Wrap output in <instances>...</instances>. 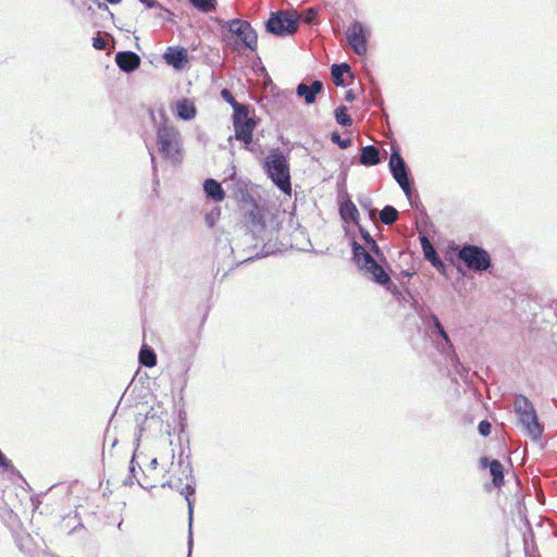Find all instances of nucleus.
<instances>
[{"mask_svg": "<svg viewBox=\"0 0 557 557\" xmlns=\"http://www.w3.org/2000/svg\"><path fill=\"white\" fill-rule=\"evenodd\" d=\"M336 122L342 126H350L352 119L348 114V110L345 106H341L335 110Z\"/></svg>", "mask_w": 557, "mask_h": 557, "instance_id": "obj_28", "label": "nucleus"}, {"mask_svg": "<svg viewBox=\"0 0 557 557\" xmlns=\"http://www.w3.org/2000/svg\"><path fill=\"white\" fill-rule=\"evenodd\" d=\"M331 139L333 143L337 144L343 149L348 148L351 144V140L349 138L342 139L341 135L337 132L332 133Z\"/></svg>", "mask_w": 557, "mask_h": 557, "instance_id": "obj_32", "label": "nucleus"}, {"mask_svg": "<svg viewBox=\"0 0 557 557\" xmlns=\"http://www.w3.org/2000/svg\"><path fill=\"white\" fill-rule=\"evenodd\" d=\"M478 429L483 436H487L491 433L492 425L487 420H483L479 423Z\"/></svg>", "mask_w": 557, "mask_h": 557, "instance_id": "obj_34", "label": "nucleus"}, {"mask_svg": "<svg viewBox=\"0 0 557 557\" xmlns=\"http://www.w3.org/2000/svg\"><path fill=\"white\" fill-rule=\"evenodd\" d=\"M190 3L202 12H209L215 8V0H189Z\"/></svg>", "mask_w": 557, "mask_h": 557, "instance_id": "obj_29", "label": "nucleus"}, {"mask_svg": "<svg viewBox=\"0 0 557 557\" xmlns=\"http://www.w3.org/2000/svg\"><path fill=\"white\" fill-rule=\"evenodd\" d=\"M163 59L176 70H182L188 63L187 50L183 47H169Z\"/></svg>", "mask_w": 557, "mask_h": 557, "instance_id": "obj_14", "label": "nucleus"}, {"mask_svg": "<svg viewBox=\"0 0 557 557\" xmlns=\"http://www.w3.org/2000/svg\"><path fill=\"white\" fill-rule=\"evenodd\" d=\"M339 213L343 220L347 222H357L359 218L358 209L351 200H347L341 205Z\"/></svg>", "mask_w": 557, "mask_h": 557, "instance_id": "obj_23", "label": "nucleus"}, {"mask_svg": "<svg viewBox=\"0 0 557 557\" xmlns=\"http://www.w3.org/2000/svg\"><path fill=\"white\" fill-rule=\"evenodd\" d=\"M354 259L358 267L369 273L373 281L381 285L391 284V277L374 258L359 244L352 245Z\"/></svg>", "mask_w": 557, "mask_h": 557, "instance_id": "obj_6", "label": "nucleus"}, {"mask_svg": "<svg viewBox=\"0 0 557 557\" xmlns=\"http://www.w3.org/2000/svg\"><path fill=\"white\" fill-rule=\"evenodd\" d=\"M515 409L528 435L533 440L540 438L543 428L539 422L532 403L525 396L519 395L515 399Z\"/></svg>", "mask_w": 557, "mask_h": 557, "instance_id": "obj_5", "label": "nucleus"}, {"mask_svg": "<svg viewBox=\"0 0 557 557\" xmlns=\"http://www.w3.org/2000/svg\"><path fill=\"white\" fill-rule=\"evenodd\" d=\"M380 162L379 149L374 146H366L361 149L360 163L363 165H375Z\"/></svg>", "mask_w": 557, "mask_h": 557, "instance_id": "obj_22", "label": "nucleus"}, {"mask_svg": "<svg viewBox=\"0 0 557 557\" xmlns=\"http://www.w3.org/2000/svg\"><path fill=\"white\" fill-rule=\"evenodd\" d=\"M221 97L227 103H230L232 106V108L234 110V113H237L239 111H244L247 108L246 104H242V103L237 102L236 99L234 98L233 94L228 89H226V88L222 89Z\"/></svg>", "mask_w": 557, "mask_h": 557, "instance_id": "obj_27", "label": "nucleus"}, {"mask_svg": "<svg viewBox=\"0 0 557 557\" xmlns=\"http://www.w3.org/2000/svg\"><path fill=\"white\" fill-rule=\"evenodd\" d=\"M361 236L364 239L367 246H370L372 242H375L368 232L361 231Z\"/></svg>", "mask_w": 557, "mask_h": 557, "instance_id": "obj_37", "label": "nucleus"}, {"mask_svg": "<svg viewBox=\"0 0 557 557\" xmlns=\"http://www.w3.org/2000/svg\"><path fill=\"white\" fill-rule=\"evenodd\" d=\"M348 71H349V65L346 63L332 65L331 74H332L333 83L336 86L343 85L344 84L343 75L345 72H348Z\"/></svg>", "mask_w": 557, "mask_h": 557, "instance_id": "obj_26", "label": "nucleus"}, {"mask_svg": "<svg viewBox=\"0 0 557 557\" xmlns=\"http://www.w3.org/2000/svg\"><path fill=\"white\" fill-rule=\"evenodd\" d=\"M389 168L395 181L399 184L406 195H410L411 187L408 178V171L404 159L398 151H393L389 159Z\"/></svg>", "mask_w": 557, "mask_h": 557, "instance_id": "obj_12", "label": "nucleus"}, {"mask_svg": "<svg viewBox=\"0 0 557 557\" xmlns=\"http://www.w3.org/2000/svg\"><path fill=\"white\" fill-rule=\"evenodd\" d=\"M165 473H170V470H165L163 467H160L158 459L152 458L143 470V478L137 479V482L141 487L147 490L156 486H163V483L165 482Z\"/></svg>", "mask_w": 557, "mask_h": 557, "instance_id": "obj_10", "label": "nucleus"}, {"mask_svg": "<svg viewBox=\"0 0 557 557\" xmlns=\"http://www.w3.org/2000/svg\"><path fill=\"white\" fill-rule=\"evenodd\" d=\"M264 169L273 183L285 194L290 195V173L287 159L277 151H272L265 159Z\"/></svg>", "mask_w": 557, "mask_h": 557, "instance_id": "obj_3", "label": "nucleus"}, {"mask_svg": "<svg viewBox=\"0 0 557 557\" xmlns=\"http://www.w3.org/2000/svg\"><path fill=\"white\" fill-rule=\"evenodd\" d=\"M245 226L256 238L271 239L280 231L277 211L264 205L252 202L251 209L244 215Z\"/></svg>", "mask_w": 557, "mask_h": 557, "instance_id": "obj_1", "label": "nucleus"}, {"mask_svg": "<svg viewBox=\"0 0 557 557\" xmlns=\"http://www.w3.org/2000/svg\"><path fill=\"white\" fill-rule=\"evenodd\" d=\"M347 41L355 53L363 55L367 53V41L369 32L364 25L355 21L350 24L346 33Z\"/></svg>", "mask_w": 557, "mask_h": 557, "instance_id": "obj_11", "label": "nucleus"}, {"mask_svg": "<svg viewBox=\"0 0 557 557\" xmlns=\"http://www.w3.org/2000/svg\"><path fill=\"white\" fill-rule=\"evenodd\" d=\"M227 33L224 41L233 51L242 52L245 49L257 50L258 36L251 25L244 20H231L226 23Z\"/></svg>", "mask_w": 557, "mask_h": 557, "instance_id": "obj_2", "label": "nucleus"}, {"mask_svg": "<svg viewBox=\"0 0 557 557\" xmlns=\"http://www.w3.org/2000/svg\"><path fill=\"white\" fill-rule=\"evenodd\" d=\"M173 462L171 463L170 473H165V482L163 483V486H169L173 490L178 491L181 494L185 495L186 499L189 502V496L194 493L193 487L189 483V476L187 474L182 476H177L174 473H172Z\"/></svg>", "mask_w": 557, "mask_h": 557, "instance_id": "obj_13", "label": "nucleus"}, {"mask_svg": "<svg viewBox=\"0 0 557 557\" xmlns=\"http://www.w3.org/2000/svg\"><path fill=\"white\" fill-rule=\"evenodd\" d=\"M139 362L148 368H152L157 364V355L152 349L143 347L139 351Z\"/></svg>", "mask_w": 557, "mask_h": 557, "instance_id": "obj_25", "label": "nucleus"}, {"mask_svg": "<svg viewBox=\"0 0 557 557\" xmlns=\"http://www.w3.org/2000/svg\"><path fill=\"white\" fill-rule=\"evenodd\" d=\"M431 319H432L434 327L437 330L438 334L443 337V339L449 346V348H451L453 344H451L446 331L442 326L440 320L437 319V317L433 314V315H431Z\"/></svg>", "mask_w": 557, "mask_h": 557, "instance_id": "obj_30", "label": "nucleus"}, {"mask_svg": "<svg viewBox=\"0 0 557 557\" xmlns=\"http://www.w3.org/2000/svg\"><path fill=\"white\" fill-rule=\"evenodd\" d=\"M176 115L184 121L193 120L197 114V109L193 100L183 98L174 104Z\"/></svg>", "mask_w": 557, "mask_h": 557, "instance_id": "obj_18", "label": "nucleus"}, {"mask_svg": "<svg viewBox=\"0 0 557 557\" xmlns=\"http://www.w3.org/2000/svg\"><path fill=\"white\" fill-rule=\"evenodd\" d=\"M317 16L318 11L314 8H308L301 13L299 18H301L304 23L308 24L311 23Z\"/></svg>", "mask_w": 557, "mask_h": 557, "instance_id": "obj_31", "label": "nucleus"}, {"mask_svg": "<svg viewBox=\"0 0 557 557\" xmlns=\"http://www.w3.org/2000/svg\"><path fill=\"white\" fill-rule=\"evenodd\" d=\"M323 89V84L320 81H314L310 85L300 83L297 86V95L302 97L307 104H311L315 102V97Z\"/></svg>", "mask_w": 557, "mask_h": 557, "instance_id": "obj_17", "label": "nucleus"}, {"mask_svg": "<svg viewBox=\"0 0 557 557\" xmlns=\"http://www.w3.org/2000/svg\"><path fill=\"white\" fill-rule=\"evenodd\" d=\"M109 3L111 4H116V3H120L121 0H107Z\"/></svg>", "mask_w": 557, "mask_h": 557, "instance_id": "obj_40", "label": "nucleus"}, {"mask_svg": "<svg viewBox=\"0 0 557 557\" xmlns=\"http://www.w3.org/2000/svg\"><path fill=\"white\" fill-rule=\"evenodd\" d=\"M157 145L164 159L180 161L182 156L181 135L173 125L163 124L157 131Z\"/></svg>", "mask_w": 557, "mask_h": 557, "instance_id": "obj_4", "label": "nucleus"}, {"mask_svg": "<svg viewBox=\"0 0 557 557\" xmlns=\"http://www.w3.org/2000/svg\"><path fill=\"white\" fill-rule=\"evenodd\" d=\"M457 256L468 269L473 271L483 272L492 265L488 252L479 246L465 245Z\"/></svg>", "mask_w": 557, "mask_h": 557, "instance_id": "obj_8", "label": "nucleus"}, {"mask_svg": "<svg viewBox=\"0 0 557 557\" xmlns=\"http://www.w3.org/2000/svg\"><path fill=\"white\" fill-rule=\"evenodd\" d=\"M117 66L124 72H133L140 65V58L132 51L117 52L115 55Z\"/></svg>", "mask_w": 557, "mask_h": 557, "instance_id": "obj_15", "label": "nucleus"}, {"mask_svg": "<svg viewBox=\"0 0 557 557\" xmlns=\"http://www.w3.org/2000/svg\"><path fill=\"white\" fill-rule=\"evenodd\" d=\"M9 466H10V461L7 459V457L0 450V467L3 469H8Z\"/></svg>", "mask_w": 557, "mask_h": 557, "instance_id": "obj_36", "label": "nucleus"}, {"mask_svg": "<svg viewBox=\"0 0 557 557\" xmlns=\"http://www.w3.org/2000/svg\"><path fill=\"white\" fill-rule=\"evenodd\" d=\"M398 211L393 206H385L380 212V220L386 225L395 223L398 219Z\"/></svg>", "mask_w": 557, "mask_h": 557, "instance_id": "obj_24", "label": "nucleus"}, {"mask_svg": "<svg viewBox=\"0 0 557 557\" xmlns=\"http://www.w3.org/2000/svg\"><path fill=\"white\" fill-rule=\"evenodd\" d=\"M368 247L376 257L380 258L382 256V252H381L380 247L376 244V242H372V244Z\"/></svg>", "mask_w": 557, "mask_h": 557, "instance_id": "obj_35", "label": "nucleus"}, {"mask_svg": "<svg viewBox=\"0 0 557 557\" xmlns=\"http://www.w3.org/2000/svg\"><path fill=\"white\" fill-rule=\"evenodd\" d=\"M129 471H131L132 475H133V476H135L134 459H132V461H131V468H129Z\"/></svg>", "mask_w": 557, "mask_h": 557, "instance_id": "obj_39", "label": "nucleus"}, {"mask_svg": "<svg viewBox=\"0 0 557 557\" xmlns=\"http://www.w3.org/2000/svg\"><path fill=\"white\" fill-rule=\"evenodd\" d=\"M233 125L235 138L242 141L246 149H249V146L252 143L256 121L253 117L249 116L248 107L244 111L233 114Z\"/></svg>", "mask_w": 557, "mask_h": 557, "instance_id": "obj_9", "label": "nucleus"}, {"mask_svg": "<svg viewBox=\"0 0 557 557\" xmlns=\"http://www.w3.org/2000/svg\"><path fill=\"white\" fill-rule=\"evenodd\" d=\"M206 321L203 317L198 323L194 321H186L184 324V332L190 342H197L201 337V331Z\"/></svg>", "mask_w": 557, "mask_h": 557, "instance_id": "obj_21", "label": "nucleus"}, {"mask_svg": "<svg viewBox=\"0 0 557 557\" xmlns=\"http://www.w3.org/2000/svg\"><path fill=\"white\" fill-rule=\"evenodd\" d=\"M203 190L206 195L214 202H221L225 199V191L221 184L213 178H208L203 183Z\"/></svg>", "mask_w": 557, "mask_h": 557, "instance_id": "obj_19", "label": "nucleus"}, {"mask_svg": "<svg viewBox=\"0 0 557 557\" xmlns=\"http://www.w3.org/2000/svg\"><path fill=\"white\" fill-rule=\"evenodd\" d=\"M299 16L295 12L277 11L267 22L268 32L277 35H293L298 28Z\"/></svg>", "mask_w": 557, "mask_h": 557, "instance_id": "obj_7", "label": "nucleus"}, {"mask_svg": "<svg viewBox=\"0 0 557 557\" xmlns=\"http://www.w3.org/2000/svg\"><path fill=\"white\" fill-rule=\"evenodd\" d=\"M421 246H422V250L424 253V258L426 260H429L432 263V265H434L437 269L444 267L436 250L434 249V247L432 246V244L430 243V240L426 237L421 238Z\"/></svg>", "mask_w": 557, "mask_h": 557, "instance_id": "obj_20", "label": "nucleus"}, {"mask_svg": "<svg viewBox=\"0 0 557 557\" xmlns=\"http://www.w3.org/2000/svg\"><path fill=\"white\" fill-rule=\"evenodd\" d=\"M480 466L482 468L490 469V473L492 475V481L495 487H500L504 484V466L500 461L494 459L490 460L486 457H482L480 459Z\"/></svg>", "mask_w": 557, "mask_h": 557, "instance_id": "obj_16", "label": "nucleus"}, {"mask_svg": "<svg viewBox=\"0 0 557 557\" xmlns=\"http://www.w3.org/2000/svg\"><path fill=\"white\" fill-rule=\"evenodd\" d=\"M92 47L97 50H104L107 47V40L98 35L92 39Z\"/></svg>", "mask_w": 557, "mask_h": 557, "instance_id": "obj_33", "label": "nucleus"}, {"mask_svg": "<svg viewBox=\"0 0 557 557\" xmlns=\"http://www.w3.org/2000/svg\"><path fill=\"white\" fill-rule=\"evenodd\" d=\"M148 8H154L159 5L157 0H141Z\"/></svg>", "mask_w": 557, "mask_h": 557, "instance_id": "obj_38", "label": "nucleus"}]
</instances>
